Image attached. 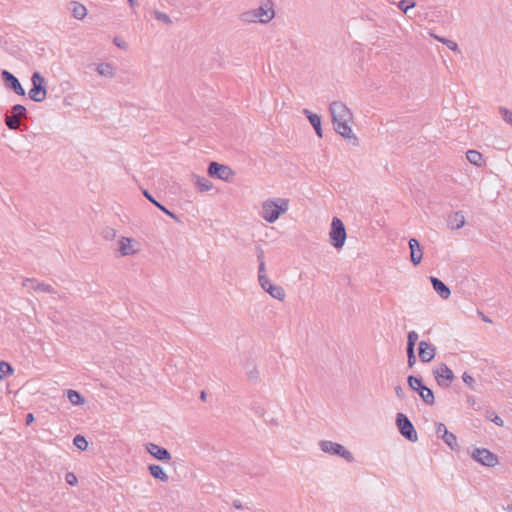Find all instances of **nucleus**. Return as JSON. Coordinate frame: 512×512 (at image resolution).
<instances>
[{"label":"nucleus","mask_w":512,"mask_h":512,"mask_svg":"<svg viewBox=\"0 0 512 512\" xmlns=\"http://www.w3.org/2000/svg\"><path fill=\"white\" fill-rule=\"evenodd\" d=\"M241 20L248 23L257 22L258 18L255 9L241 14Z\"/></svg>","instance_id":"e433bc0d"},{"label":"nucleus","mask_w":512,"mask_h":512,"mask_svg":"<svg viewBox=\"0 0 512 512\" xmlns=\"http://www.w3.org/2000/svg\"><path fill=\"white\" fill-rule=\"evenodd\" d=\"M303 113L305 114V116L307 117V119L309 120L310 124L313 126L314 130H315V133L317 134L318 137L322 138L323 136V130H322V122H321V117L316 114V113H313L311 112L310 110L308 109H304L303 110Z\"/></svg>","instance_id":"6ab92c4d"},{"label":"nucleus","mask_w":512,"mask_h":512,"mask_svg":"<svg viewBox=\"0 0 512 512\" xmlns=\"http://www.w3.org/2000/svg\"><path fill=\"white\" fill-rule=\"evenodd\" d=\"M102 236L106 240H113L116 237V230L111 227H106L102 231Z\"/></svg>","instance_id":"a19ab883"},{"label":"nucleus","mask_w":512,"mask_h":512,"mask_svg":"<svg viewBox=\"0 0 512 512\" xmlns=\"http://www.w3.org/2000/svg\"><path fill=\"white\" fill-rule=\"evenodd\" d=\"M255 11L257 14L258 22L260 23H268L275 16L272 1H267L266 3L260 5L257 9H255Z\"/></svg>","instance_id":"2eb2a0df"},{"label":"nucleus","mask_w":512,"mask_h":512,"mask_svg":"<svg viewBox=\"0 0 512 512\" xmlns=\"http://www.w3.org/2000/svg\"><path fill=\"white\" fill-rule=\"evenodd\" d=\"M433 375L437 384L442 388L449 387L455 378L453 371L445 363H441L437 368H435L433 370Z\"/></svg>","instance_id":"1a4fd4ad"},{"label":"nucleus","mask_w":512,"mask_h":512,"mask_svg":"<svg viewBox=\"0 0 512 512\" xmlns=\"http://www.w3.org/2000/svg\"><path fill=\"white\" fill-rule=\"evenodd\" d=\"M142 194L143 196L149 201L151 202L153 205H155L159 210H161L163 213H165L166 215H168L169 217H171L172 219H174L175 221L177 222H180V219L179 217L172 211H170L169 209H167L164 205H162L160 202H158L154 197L153 195L147 190V189H142Z\"/></svg>","instance_id":"a211bd4d"},{"label":"nucleus","mask_w":512,"mask_h":512,"mask_svg":"<svg viewBox=\"0 0 512 512\" xmlns=\"http://www.w3.org/2000/svg\"><path fill=\"white\" fill-rule=\"evenodd\" d=\"M396 426L399 433L410 442H417L418 435L413 423L404 413L396 415Z\"/></svg>","instance_id":"20e7f679"},{"label":"nucleus","mask_w":512,"mask_h":512,"mask_svg":"<svg viewBox=\"0 0 512 512\" xmlns=\"http://www.w3.org/2000/svg\"><path fill=\"white\" fill-rule=\"evenodd\" d=\"M418 333L414 330L408 332V335H407V344L408 345H416V342L418 340Z\"/></svg>","instance_id":"37998d69"},{"label":"nucleus","mask_w":512,"mask_h":512,"mask_svg":"<svg viewBox=\"0 0 512 512\" xmlns=\"http://www.w3.org/2000/svg\"><path fill=\"white\" fill-rule=\"evenodd\" d=\"M258 280H259V283H260L262 289L265 292H266V289H268L269 284H272L265 272L258 273Z\"/></svg>","instance_id":"4c0bfd02"},{"label":"nucleus","mask_w":512,"mask_h":512,"mask_svg":"<svg viewBox=\"0 0 512 512\" xmlns=\"http://www.w3.org/2000/svg\"><path fill=\"white\" fill-rule=\"evenodd\" d=\"M462 379H463V382L467 386H469V388H471L472 390H475V387H474L475 380L470 374H468L467 372H464L462 375Z\"/></svg>","instance_id":"79ce46f5"},{"label":"nucleus","mask_w":512,"mask_h":512,"mask_svg":"<svg viewBox=\"0 0 512 512\" xmlns=\"http://www.w3.org/2000/svg\"><path fill=\"white\" fill-rule=\"evenodd\" d=\"M67 398L73 405H82L85 402V398L76 390L68 389L66 391Z\"/></svg>","instance_id":"cd10ccee"},{"label":"nucleus","mask_w":512,"mask_h":512,"mask_svg":"<svg viewBox=\"0 0 512 512\" xmlns=\"http://www.w3.org/2000/svg\"><path fill=\"white\" fill-rule=\"evenodd\" d=\"M128 3L131 7H134L136 5V1L135 0H128Z\"/></svg>","instance_id":"4d7b16f0"},{"label":"nucleus","mask_w":512,"mask_h":512,"mask_svg":"<svg viewBox=\"0 0 512 512\" xmlns=\"http://www.w3.org/2000/svg\"><path fill=\"white\" fill-rule=\"evenodd\" d=\"M407 363H408V367L409 368H412L415 363H416V355L415 356H407Z\"/></svg>","instance_id":"3c124183"},{"label":"nucleus","mask_w":512,"mask_h":512,"mask_svg":"<svg viewBox=\"0 0 512 512\" xmlns=\"http://www.w3.org/2000/svg\"><path fill=\"white\" fill-rule=\"evenodd\" d=\"M330 243L336 249L343 247L347 234L344 223L338 217L332 219L331 228L329 232Z\"/></svg>","instance_id":"7ed1b4c3"},{"label":"nucleus","mask_w":512,"mask_h":512,"mask_svg":"<svg viewBox=\"0 0 512 512\" xmlns=\"http://www.w3.org/2000/svg\"><path fill=\"white\" fill-rule=\"evenodd\" d=\"M466 158L471 164L477 167H481L484 162L483 155L477 150H468L466 152Z\"/></svg>","instance_id":"393cba45"},{"label":"nucleus","mask_w":512,"mask_h":512,"mask_svg":"<svg viewBox=\"0 0 512 512\" xmlns=\"http://www.w3.org/2000/svg\"><path fill=\"white\" fill-rule=\"evenodd\" d=\"M416 6V2L414 0H401L398 2V8L407 13L409 9H412Z\"/></svg>","instance_id":"c9c22d12"},{"label":"nucleus","mask_w":512,"mask_h":512,"mask_svg":"<svg viewBox=\"0 0 512 512\" xmlns=\"http://www.w3.org/2000/svg\"><path fill=\"white\" fill-rule=\"evenodd\" d=\"M145 448L150 455H152L155 459L161 462H169L172 458L171 453L168 451V449L161 447L155 443H147Z\"/></svg>","instance_id":"ddd939ff"},{"label":"nucleus","mask_w":512,"mask_h":512,"mask_svg":"<svg viewBox=\"0 0 512 512\" xmlns=\"http://www.w3.org/2000/svg\"><path fill=\"white\" fill-rule=\"evenodd\" d=\"M406 352H407V356H415V346L407 344Z\"/></svg>","instance_id":"09e8293b"},{"label":"nucleus","mask_w":512,"mask_h":512,"mask_svg":"<svg viewBox=\"0 0 512 512\" xmlns=\"http://www.w3.org/2000/svg\"><path fill=\"white\" fill-rule=\"evenodd\" d=\"M507 511H508V512H512V504H511V505H508V507H507Z\"/></svg>","instance_id":"bf43d9fd"},{"label":"nucleus","mask_w":512,"mask_h":512,"mask_svg":"<svg viewBox=\"0 0 512 512\" xmlns=\"http://www.w3.org/2000/svg\"><path fill=\"white\" fill-rule=\"evenodd\" d=\"M408 245L410 249L411 262L417 266L421 263L423 258V251L420 242L416 238H411Z\"/></svg>","instance_id":"dca6fc26"},{"label":"nucleus","mask_w":512,"mask_h":512,"mask_svg":"<svg viewBox=\"0 0 512 512\" xmlns=\"http://www.w3.org/2000/svg\"><path fill=\"white\" fill-rule=\"evenodd\" d=\"M114 42H115V44H116L117 46L122 47L121 42H117V39H115V41H114Z\"/></svg>","instance_id":"052dcab7"},{"label":"nucleus","mask_w":512,"mask_h":512,"mask_svg":"<svg viewBox=\"0 0 512 512\" xmlns=\"http://www.w3.org/2000/svg\"><path fill=\"white\" fill-rule=\"evenodd\" d=\"M432 36L439 42L445 44L450 50L454 51V52H457V53H460V49L458 47V44L450 39H447V38H444V37H440V36H437V35H434L432 34Z\"/></svg>","instance_id":"2f4dec72"},{"label":"nucleus","mask_w":512,"mask_h":512,"mask_svg":"<svg viewBox=\"0 0 512 512\" xmlns=\"http://www.w3.org/2000/svg\"><path fill=\"white\" fill-rule=\"evenodd\" d=\"M47 81L37 71H34V102H42L47 96Z\"/></svg>","instance_id":"9b49d317"},{"label":"nucleus","mask_w":512,"mask_h":512,"mask_svg":"<svg viewBox=\"0 0 512 512\" xmlns=\"http://www.w3.org/2000/svg\"><path fill=\"white\" fill-rule=\"evenodd\" d=\"M134 240L132 238H128V237H122L120 240H119V248H118V251L120 253L121 256H128V255H133L135 253L138 252L137 249H134L132 247V242Z\"/></svg>","instance_id":"412c9836"},{"label":"nucleus","mask_w":512,"mask_h":512,"mask_svg":"<svg viewBox=\"0 0 512 512\" xmlns=\"http://www.w3.org/2000/svg\"><path fill=\"white\" fill-rule=\"evenodd\" d=\"M206 397H207V393L205 391H201L200 393V399L202 401H205L206 400Z\"/></svg>","instance_id":"6e6d98bb"},{"label":"nucleus","mask_w":512,"mask_h":512,"mask_svg":"<svg viewBox=\"0 0 512 512\" xmlns=\"http://www.w3.org/2000/svg\"><path fill=\"white\" fill-rule=\"evenodd\" d=\"M25 422L28 426L32 425V412L26 414Z\"/></svg>","instance_id":"603ef678"},{"label":"nucleus","mask_w":512,"mask_h":512,"mask_svg":"<svg viewBox=\"0 0 512 512\" xmlns=\"http://www.w3.org/2000/svg\"><path fill=\"white\" fill-rule=\"evenodd\" d=\"M34 291L44 292L49 294H57L54 287L51 284L36 282L34 279Z\"/></svg>","instance_id":"c756f323"},{"label":"nucleus","mask_w":512,"mask_h":512,"mask_svg":"<svg viewBox=\"0 0 512 512\" xmlns=\"http://www.w3.org/2000/svg\"><path fill=\"white\" fill-rule=\"evenodd\" d=\"M473 460L486 467L498 464V456L486 448H475L471 454Z\"/></svg>","instance_id":"0eeeda50"},{"label":"nucleus","mask_w":512,"mask_h":512,"mask_svg":"<svg viewBox=\"0 0 512 512\" xmlns=\"http://www.w3.org/2000/svg\"><path fill=\"white\" fill-rule=\"evenodd\" d=\"M395 393H396V396L399 399L403 400L405 398V392H404L403 388L400 385H397L395 387Z\"/></svg>","instance_id":"de8ad7c7"},{"label":"nucleus","mask_w":512,"mask_h":512,"mask_svg":"<svg viewBox=\"0 0 512 512\" xmlns=\"http://www.w3.org/2000/svg\"><path fill=\"white\" fill-rule=\"evenodd\" d=\"M407 382H408L410 389H412L413 391L418 390V388H420V387H422V385H424L423 379L420 376L417 377L414 375H409L407 378Z\"/></svg>","instance_id":"72a5a7b5"},{"label":"nucleus","mask_w":512,"mask_h":512,"mask_svg":"<svg viewBox=\"0 0 512 512\" xmlns=\"http://www.w3.org/2000/svg\"><path fill=\"white\" fill-rule=\"evenodd\" d=\"M479 315L481 316V319L484 321V322H488V323H491V320L485 316L481 311H478Z\"/></svg>","instance_id":"5fc2aeb1"},{"label":"nucleus","mask_w":512,"mask_h":512,"mask_svg":"<svg viewBox=\"0 0 512 512\" xmlns=\"http://www.w3.org/2000/svg\"><path fill=\"white\" fill-rule=\"evenodd\" d=\"M435 433L438 438L442 439L443 442L453 451H458L460 446L457 442V437L452 432L448 431L444 423H435Z\"/></svg>","instance_id":"6e6552de"},{"label":"nucleus","mask_w":512,"mask_h":512,"mask_svg":"<svg viewBox=\"0 0 512 512\" xmlns=\"http://www.w3.org/2000/svg\"><path fill=\"white\" fill-rule=\"evenodd\" d=\"M31 281L29 278H26L25 282L23 283V285L25 286L26 285V282H29Z\"/></svg>","instance_id":"680f3d73"},{"label":"nucleus","mask_w":512,"mask_h":512,"mask_svg":"<svg viewBox=\"0 0 512 512\" xmlns=\"http://www.w3.org/2000/svg\"><path fill=\"white\" fill-rule=\"evenodd\" d=\"M207 173L212 178H217L226 182H230L231 178L235 175V172L229 166L215 161H211L209 163Z\"/></svg>","instance_id":"423d86ee"},{"label":"nucleus","mask_w":512,"mask_h":512,"mask_svg":"<svg viewBox=\"0 0 512 512\" xmlns=\"http://www.w3.org/2000/svg\"><path fill=\"white\" fill-rule=\"evenodd\" d=\"M320 448L323 452L329 453L332 455H337L344 458L347 462H354V456L350 451H348L343 445L332 442L329 440H322L320 443Z\"/></svg>","instance_id":"39448f33"},{"label":"nucleus","mask_w":512,"mask_h":512,"mask_svg":"<svg viewBox=\"0 0 512 512\" xmlns=\"http://www.w3.org/2000/svg\"><path fill=\"white\" fill-rule=\"evenodd\" d=\"M329 110L334 130L343 138L350 140L354 146H357L359 144V140L348 124L352 119V113L347 106L340 101H335L330 104Z\"/></svg>","instance_id":"f257e3e1"},{"label":"nucleus","mask_w":512,"mask_h":512,"mask_svg":"<svg viewBox=\"0 0 512 512\" xmlns=\"http://www.w3.org/2000/svg\"><path fill=\"white\" fill-rule=\"evenodd\" d=\"M266 292L277 300H283L285 297L284 289L281 286H277L274 284H269L268 289H266Z\"/></svg>","instance_id":"bb28decb"},{"label":"nucleus","mask_w":512,"mask_h":512,"mask_svg":"<svg viewBox=\"0 0 512 512\" xmlns=\"http://www.w3.org/2000/svg\"><path fill=\"white\" fill-rule=\"evenodd\" d=\"M148 471L151 474L152 477L155 479L161 481V482H168L169 476L164 471V469L157 464H149L148 465Z\"/></svg>","instance_id":"5701e85b"},{"label":"nucleus","mask_w":512,"mask_h":512,"mask_svg":"<svg viewBox=\"0 0 512 512\" xmlns=\"http://www.w3.org/2000/svg\"><path fill=\"white\" fill-rule=\"evenodd\" d=\"M196 186L199 191L205 192L209 191L213 187V184L205 177H197Z\"/></svg>","instance_id":"473e14b6"},{"label":"nucleus","mask_w":512,"mask_h":512,"mask_svg":"<svg viewBox=\"0 0 512 512\" xmlns=\"http://www.w3.org/2000/svg\"><path fill=\"white\" fill-rule=\"evenodd\" d=\"M255 251H256L257 260L259 262L258 273H264V272H266L265 261H264V251L260 245H257L255 247Z\"/></svg>","instance_id":"7c9ffc66"},{"label":"nucleus","mask_w":512,"mask_h":512,"mask_svg":"<svg viewBox=\"0 0 512 512\" xmlns=\"http://www.w3.org/2000/svg\"><path fill=\"white\" fill-rule=\"evenodd\" d=\"M233 507L236 509H243V505L240 500H234L233 501Z\"/></svg>","instance_id":"864d4df0"},{"label":"nucleus","mask_w":512,"mask_h":512,"mask_svg":"<svg viewBox=\"0 0 512 512\" xmlns=\"http://www.w3.org/2000/svg\"><path fill=\"white\" fill-rule=\"evenodd\" d=\"M65 480H66L67 484H69L71 486H75L78 483L76 475L72 472L66 473Z\"/></svg>","instance_id":"c03bdc74"},{"label":"nucleus","mask_w":512,"mask_h":512,"mask_svg":"<svg viewBox=\"0 0 512 512\" xmlns=\"http://www.w3.org/2000/svg\"><path fill=\"white\" fill-rule=\"evenodd\" d=\"M416 392L418 393V395L421 397V399L423 400V402L425 404L434 405V403H435L434 392L429 387H427L425 384L422 385V387L418 388V390H416Z\"/></svg>","instance_id":"b1692460"},{"label":"nucleus","mask_w":512,"mask_h":512,"mask_svg":"<svg viewBox=\"0 0 512 512\" xmlns=\"http://www.w3.org/2000/svg\"><path fill=\"white\" fill-rule=\"evenodd\" d=\"M465 224V217L461 211L451 213L447 218V226L452 230L460 229Z\"/></svg>","instance_id":"aec40b11"},{"label":"nucleus","mask_w":512,"mask_h":512,"mask_svg":"<svg viewBox=\"0 0 512 512\" xmlns=\"http://www.w3.org/2000/svg\"><path fill=\"white\" fill-rule=\"evenodd\" d=\"M1 76L6 88L12 90L15 94L19 96L25 95V90L23 89L20 81L14 74L9 72L8 70H3Z\"/></svg>","instance_id":"f8f14e48"},{"label":"nucleus","mask_w":512,"mask_h":512,"mask_svg":"<svg viewBox=\"0 0 512 512\" xmlns=\"http://www.w3.org/2000/svg\"><path fill=\"white\" fill-rule=\"evenodd\" d=\"M153 14H154L155 19H157L159 21H162V22H164L166 24H171L172 23V20L170 19V17L166 13H164V12L155 10Z\"/></svg>","instance_id":"58836bf2"},{"label":"nucleus","mask_w":512,"mask_h":512,"mask_svg":"<svg viewBox=\"0 0 512 512\" xmlns=\"http://www.w3.org/2000/svg\"><path fill=\"white\" fill-rule=\"evenodd\" d=\"M258 374H259V373H258L257 369H256V368H254L252 371H250V372L248 373V378H249L250 380H256V379L258 378Z\"/></svg>","instance_id":"8fccbe9b"},{"label":"nucleus","mask_w":512,"mask_h":512,"mask_svg":"<svg viewBox=\"0 0 512 512\" xmlns=\"http://www.w3.org/2000/svg\"><path fill=\"white\" fill-rule=\"evenodd\" d=\"M289 207V199L272 198L262 203V217L268 223H274Z\"/></svg>","instance_id":"f03ea898"},{"label":"nucleus","mask_w":512,"mask_h":512,"mask_svg":"<svg viewBox=\"0 0 512 512\" xmlns=\"http://www.w3.org/2000/svg\"><path fill=\"white\" fill-rule=\"evenodd\" d=\"M493 418H490V420L496 424L497 426H503L504 422L501 417H499L495 412H492Z\"/></svg>","instance_id":"49530a36"},{"label":"nucleus","mask_w":512,"mask_h":512,"mask_svg":"<svg viewBox=\"0 0 512 512\" xmlns=\"http://www.w3.org/2000/svg\"><path fill=\"white\" fill-rule=\"evenodd\" d=\"M499 111H500L504 121L512 125V111H510L509 109H507L505 107H500Z\"/></svg>","instance_id":"ea45409f"},{"label":"nucleus","mask_w":512,"mask_h":512,"mask_svg":"<svg viewBox=\"0 0 512 512\" xmlns=\"http://www.w3.org/2000/svg\"><path fill=\"white\" fill-rule=\"evenodd\" d=\"M418 354L423 363H429L435 358L436 348L430 342L422 340L418 345Z\"/></svg>","instance_id":"4468645a"},{"label":"nucleus","mask_w":512,"mask_h":512,"mask_svg":"<svg viewBox=\"0 0 512 512\" xmlns=\"http://www.w3.org/2000/svg\"><path fill=\"white\" fill-rule=\"evenodd\" d=\"M73 444L81 451H85L88 448L87 439L81 435L77 434L73 439Z\"/></svg>","instance_id":"f704fd0d"},{"label":"nucleus","mask_w":512,"mask_h":512,"mask_svg":"<svg viewBox=\"0 0 512 512\" xmlns=\"http://www.w3.org/2000/svg\"><path fill=\"white\" fill-rule=\"evenodd\" d=\"M14 369L12 365L4 360H0V380L5 379L9 375L13 374Z\"/></svg>","instance_id":"c85d7f7f"},{"label":"nucleus","mask_w":512,"mask_h":512,"mask_svg":"<svg viewBox=\"0 0 512 512\" xmlns=\"http://www.w3.org/2000/svg\"><path fill=\"white\" fill-rule=\"evenodd\" d=\"M97 72L99 75L106 77V78H112L114 77V67L111 63L104 62L100 63L97 68Z\"/></svg>","instance_id":"a878e982"},{"label":"nucleus","mask_w":512,"mask_h":512,"mask_svg":"<svg viewBox=\"0 0 512 512\" xmlns=\"http://www.w3.org/2000/svg\"><path fill=\"white\" fill-rule=\"evenodd\" d=\"M27 109L21 104H16L11 109V114H7L5 117V124L11 130H16L20 127L21 118L25 116Z\"/></svg>","instance_id":"9d476101"},{"label":"nucleus","mask_w":512,"mask_h":512,"mask_svg":"<svg viewBox=\"0 0 512 512\" xmlns=\"http://www.w3.org/2000/svg\"><path fill=\"white\" fill-rule=\"evenodd\" d=\"M430 281L433 289L442 299L446 300L450 297L451 290L442 280L435 276H431Z\"/></svg>","instance_id":"f3484780"},{"label":"nucleus","mask_w":512,"mask_h":512,"mask_svg":"<svg viewBox=\"0 0 512 512\" xmlns=\"http://www.w3.org/2000/svg\"><path fill=\"white\" fill-rule=\"evenodd\" d=\"M251 409L255 412V414L259 417H263L265 414V409L258 403H254L251 406Z\"/></svg>","instance_id":"a18cd8bd"},{"label":"nucleus","mask_w":512,"mask_h":512,"mask_svg":"<svg viewBox=\"0 0 512 512\" xmlns=\"http://www.w3.org/2000/svg\"><path fill=\"white\" fill-rule=\"evenodd\" d=\"M68 9L72 13L73 17L79 20L83 19L87 15L86 7L77 1L69 2Z\"/></svg>","instance_id":"4be33fe9"},{"label":"nucleus","mask_w":512,"mask_h":512,"mask_svg":"<svg viewBox=\"0 0 512 512\" xmlns=\"http://www.w3.org/2000/svg\"><path fill=\"white\" fill-rule=\"evenodd\" d=\"M28 97L32 100V88L28 91Z\"/></svg>","instance_id":"13d9d810"}]
</instances>
